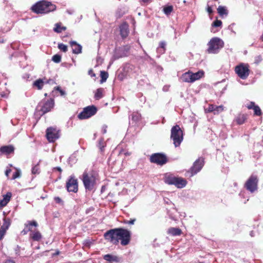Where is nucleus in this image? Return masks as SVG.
<instances>
[{
  "instance_id": "0eeeda50",
  "label": "nucleus",
  "mask_w": 263,
  "mask_h": 263,
  "mask_svg": "<svg viewBox=\"0 0 263 263\" xmlns=\"http://www.w3.org/2000/svg\"><path fill=\"white\" fill-rule=\"evenodd\" d=\"M204 164V159L199 158L194 163L192 167L185 173V176L191 177L199 172Z\"/></svg>"
},
{
  "instance_id": "f704fd0d",
  "label": "nucleus",
  "mask_w": 263,
  "mask_h": 263,
  "mask_svg": "<svg viewBox=\"0 0 263 263\" xmlns=\"http://www.w3.org/2000/svg\"><path fill=\"white\" fill-rule=\"evenodd\" d=\"M100 77H101V80L100 82L101 83H103L105 82L106 80L107 79L108 77V73L107 72L105 71H101L100 73Z\"/></svg>"
},
{
  "instance_id": "a211bd4d",
  "label": "nucleus",
  "mask_w": 263,
  "mask_h": 263,
  "mask_svg": "<svg viewBox=\"0 0 263 263\" xmlns=\"http://www.w3.org/2000/svg\"><path fill=\"white\" fill-rule=\"evenodd\" d=\"M12 197V193L7 192L6 194L3 195L2 199L0 200V210L6 206Z\"/></svg>"
},
{
  "instance_id": "4468645a",
  "label": "nucleus",
  "mask_w": 263,
  "mask_h": 263,
  "mask_svg": "<svg viewBox=\"0 0 263 263\" xmlns=\"http://www.w3.org/2000/svg\"><path fill=\"white\" fill-rule=\"evenodd\" d=\"M46 136L49 142H54L60 137V130L56 128L50 127L46 129Z\"/></svg>"
},
{
  "instance_id": "774afa93",
  "label": "nucleus",
  "mask_w": 263,
  "mask_h": 263,
  "mask_svg": "<svg viewBox=\"0 0 263 263\" xmlns=\"http://www.w3.org/2000/svg\"><path fill=\"white\" fill-rule=\"evenodd\" d=\"M250 235L251 236H252V237L254 236V231H251V232H250Z\"/></svg>"
},
{
  "instance_id": "9b49d317",
  "label": "nucleus",
  "mask_w": 263,
  "mask_h": 263,
  "mask_svg": "<svg viewBox=\"0 0 263 263\" xmlns=\"http://www.w3.org/2000/svg\"><path fill=\"white\" fill-rule=\"evenodd\" d=\"M150 161L158 165H163L167 162L166 156L163 153H157L153 154L150 157Z\"/></svg>"
},
{
  "instance_id": "58836bf2",
  "label": "nucleus",
  "mask_w": 263,
  "mask_h": 263,
  "mask_svg": "<svg viewBox=\"0 0 263 263\" xmlns=\"http://www.w3.org/2000/svg\"><path fill=\"white\" fill-rule=\"evenodd\" d=\"M58 47L60 50L64 52H66L67 51L68 48L67 45L63 43L58 44Z\"/></svg>"
},
{
  "instance_id": "20e7f679",
  "label": "nucleus",
  "mask_w": 263,
  "mask_h": 263,
  "mask_svg": "<svg viewBox=\"0 0 263 263\" xmlns=\"http://www.w3.org/2000/svg\"><path fill=\"white\" fill-rule=\"evenodd\" d=\"M224 42L218 37L212 38L208 43V48L206 52L211 54H217L224 47Z\"/></svg>"
},
{
  "instance_id": "49530a36",
  "label": "nucleus",
  "mask_w": 263,
  "mask_h": 263,
  "mask_svg": "<svg viewBox=\"0 0 263 263\" xmlns=\"http://www.w3.org/2000/svg\"><path fill=\"white\" fill-rule=\"evenodd\" d=\"M54 200L57 203L61 204L63 205L64 204L63 201L59 197H55Z\"/></svg>"
},
{
  "instance_id": "338daca9",
  "label": "nucleus",
  "mask_w": 263,
  "mask_h": 263,
  "mask_svg": "<svg viewBox=\"0 0 263 263\" xmlns=\"http://www.w3.org/2000/svg\"><path fill=\"white\" fill-rule=\"evenodd\" d=\"M142 1L144 3H149L152 2V0H142Z\"/></svg>"
},
{
  "instance_id": "6e6552de",
  "label": "nucleus",
  "mask_w": 263,
  "mask_h": 263,
  "mask_svg": "<svg viewBox=\"0 0 263 263\" xmlns=\"http://www.w3.org/2000/svg\"><path fill=\"white\" fill-rule=\"evenodd\" d=\"M258 179L256 175H252L245 184V189L251 193H254L258 189Z\"/></svg>"
},
{
  "instance_id": "f8f14e48",
  "label": "nucleus",
  "mask_w": 263,
  "mask_h": 263,
  "mask_svg": "<svg viewBox=\"0 0 263 263\" xmlns=\"http://www.w3.org/2000/svg\"><path fill=\"white\" fill-rule=\"evenodd\" d=\"M54 102L53 99L50 98L45 102H41L37 105V108L41 107L40 111L42 112V115L50 111L53 107Z\"/></svg>"
},
{
  "instance_id": "6ab92c4d",
  "label": "nucleus",
  "mask_w": 263,
  "mask_h": 263,
  "mask_svg": "<svg viewBox=\"0 0 263 263\" xmlns=\"http://www.w3.org/2000/svg\"><path fill=\"white\" fill-rule=\"evenodd\" d=\"M69 44L72 48L73 53L78 54L82 52V47L76 41H71L69 42Z\"/></svg>"
},
{
  "instance_id": "ddd939ff",
  "label": "nucleus",
  "mask_w": 263,
  "mask_h": 263,
  "mask_svg": "<svg viewBox=\"0 0 263 263\" xmlns=\"http://www.w3.org/2000/svg\"><path fill=\"white\" fill-rule=\"evenodd\" d=\"M66 187L67 190L69 192L77 193L78 191V180L75 178L74 176L71 175L68 179L66 184Z\"/></svg>"
},
{
  "instance_id": "72a5a7b5",
  "label": "nucleus",
  "mask_w": 263,
  "mask_h": 263,
  "mask_svg": "<svg viewBox=\"0 0 263 263\" xmlns=\"http://www.w3.org/2000/svg\"><path fill=\"white\" fill-rule=\"evenodd\" d=\"M103 89L102 88H99L97 89L96 93L95 94V98L96 100H100L103 97Z\"/></svg>"
},
{
  "instance_id": "13d9d810",
  "label": "nucleus",
  "mask_w": 263,
  "mask_h": 263,
  "mask_svg": "<svg viewBox=\"0 0 263 263\" xmlns=\"http://www.w3.org/2000/svg\"><path fill=\"white\" fill-rule=\"evenodd\" d=\"M207 12L209 13V14H211L213 13V11L211 6H208Z\"/></svg>"
},
{
  "instance_id": "e2e57ef3",
  "label": "nucleus",
  "mask_w": 263,
  "mask_h": 263,
  "mask_svg": "<svg viewBox=\"0 0 263 263\" xmlns=\"http://www.w3.org/2000/svg\"><path fill=\"white\" fill-rule=\"evenodd\" d=\"M53 170H57L59 171L60 173H61L62 172V168L59 166L55 167L53 168Z\"/></svg>"
},
{
  "instance_id": "37998d69",
  "label": "nucleus",
  "mask_w": 263,
  "mask_h": 263,
  "mask_svg": "<svg viewBox=\"0 0 263 263\" xmlns=\"http://www.w3.org/2000/svg\"><path fill=\"white\" fill-rule=\"evenodd\" d=\"M21 174V170H18V169H16V172H15L13 174L12 179H16L17 178L20 177Z\"/></svg>"
},
{
  "instance_id": "c9c22d12",
  "label": "nucleus",
  "mask_w": 263,
  "mask_h": 263,
  "mask_svg": "<svg viewBox=\"0 0 263 263\" xmlns=\"http://www.w3.org/2000/svg\"><path fill=\"white\" fill-rule=\"evenodd\" d=\"M173 10L172 6H166L163 8V12L166 15H169Z\"/></svg>"
},
{
  "instance_id": "5701e85b",
  "label": "nucleus",
  "mask_w": 263,
  "mask_h": 263,
  "mask_svg": "<svg viewBox=\"0 0 263 263\" xmlns=\"http://www.w3.org/2000/svg\"><path fill=\"white\" fill-rule=\"evenodd\" d=\"M120 34L122 38H126L128 35V29L127 24L122 25L120 27Z\"/></svg>"
},
{
  "instance_id": "1a4fd4ad",
  "label": "nucleus",
  "mask_w": 263,
  "mask_h": 263,
  "mask_svg": "<svg viewBox=\"0 0 263 263\" xmlns=\"http://www.w3.org/2000/svg\"><path fill=\"white\" fill-rule=\"evenodd\" d=\"M97 111V108L95 106H88L83 108V111L78 115V117L80 120L88 119L95 115Z\"/></svg>"
},
{
  "instance_id": "bb28decb",
  "label": "nucleus",
  "mask_w": 263,
  "mask_h": 263,
  "mask_svg": "<svg viewBox=\"0 0 263 263\" xmlns=\"http://www.w3.org/2000/svg\"><path fill=\"white\" fill-rule=\"evenodd\" d=\"M167 232L170 235L176 236H179L181 234V230L177 228H171L168 230Z\"/></svg>"
},
{
  "instance_id": "864d4df0",
  "label": "nucleus",
  "mask_w": 263,
  "mask_h": 263,
  "mask_svg": "<svg viewBox=\"0 0 263 263\" xmlns=\"http://www.w3.org/2000/svg\"><path fill=\"white\" fill-rule=\"evenodd\" d=\"M262 61V58L260 55H258L255 58V63L258 64Z\"/></svg>"
},
{
  "instance_id": "c03bdc74",
  "label": "nucleus",
  "mask_w": 263,
  "mask_h": 263,
  "mask_svg": "<svg viewBox=\"0 0 263 263\" xmlns=\"http://www.w3.org/2000/svg\"><path fill=\"white\" fill-rule=\"evenodd\" d=\"M32 173L33 174H39L40 173V171H39V167L38 166V164L37 165H34V166L32 167Z\"/></svg>"
},
{
  "instance_id": "0e129e2a",
  "label": "nucleus",
  "mask_w": 263,
  "mask_h": 263,
  "mask_svg": "<svg viewBox=\"0 0 263 263\" xmlns=\"http://www.w3.org/2000/svg\"><path fill=\"white\" fill-rule=\"evenodd\" d=\"M60 251H59V250H57V251H55V253H54L53 254H52V257H54V256H57V255H59V254H60Z\"/></svg>"
},
{
  "instance_id": "393cba45",
  "label": "nucleus",
  "mask_w": 263,
  "mask_h": 263,
  "mask_svg": "<svg viewBox=\"0 0 263 263\" xmlns=\"http://www.w3.org/2000/svg\"><path fill=\"white\" fill-rule=\"evenodd\" d=\"M217 10L218 13L221 17L227 16L228 15V10L225 6H219Z\"/></svg>"
},
{
  "instance_id": "b1692460",
  "label": "nucleus",
  "mask_w": 263,
  "mask_h": 263,
  "mask_svg": "<svg viewBox=\"0 0 263 263\" xmlns=\"http://www.w3.org/2000/svg\"><path fill=\"white\" fill-rule=\"evenodd\" d=\"M30 237L33 241H39L42 238L41 233L37 231L35 232H32L30 234Z\"/></svg>"
},
{
  "instance_id": "f3484780",
  "label": "nucleus",
  "mask_w": 263,
  "mask_h": 263,
  "mask_svg": "<svg viewBox=\"0 0 263 263\" xmlns=\"http://www.w3.org/2000/svg\"><path fill=\"white\" fill-rule=\"evenodd\" d=\"M51 81H53V80L51 79L48 80L46 78L39 79L33 82V85L40 90L43 88L44 84L50 83Z\"/></svg>"
},
{
  "instance_id": "473e14b6",
  "label": "nucleus",
  "mask_w": 263,
  "mask_h": 263,
  "mask_svg": "<svg viewBox=\"0 0 263 263\" xmlns=\"http://www.w3.org/2000/svg\"><path fill=\"white\" fill-rule=\"evenodd\" d=\"M97 146L99 147L101 153L104 152V147L106 146V144L103 138H101L99 139Z\"/></svg>"
},
{
  "instance_id": "4d7b16f0",
  "label": "nucleus",
  "mask_w": 263,
  "mask_h": 263,
  "mask_svg": "<svg viewBox=\"0 0 263 263\" xmlns=\"http://www.w3.org/2000/svg\"><path fill=\"white\" fill-rule=\"evenodd\" d=\"M107 126L106 125H103L102 126V132L103 134H105L107 132Z\"/></svg>"
},
{
  "instance_id": "680f3d73",
  "label": "nucleus",
  "mask_w": 263,
  "mask_h": 263,
  "mask_svg": "<svg viewBox=\"0 0 263 263\" xmlns=\"http://www.w3.org/2000/svg\"><path fill=\"white\" fill-rule=\"evenodd\" d=\"M4 263H15V262L12 259H7L6 260H5L4 262Z\"/></svg>"
},
{
  "instance_id": "cd10ccee",
  "label": "nucleus",
  "mask_w": 263,
  "mask_h": 263,
  "mask_svg": "<svg viewBox=\"0 0 263 263\" xmlns=\"http://www.w3.org/2000/svg\"><path fill=\"white\" fill-rule=\"evenodd\" d=\"M247 119V115L245 114H239L235 118V121L238 124H242Z\"/></svg>"
},
{
  "instance_id": "ea45409f",
  "label": "nucleus",
  "mask_w": 263,
  "mask_h": 263,
  "mask_svg": "<svg viewBox=\"0 0 263 263\" xmlns=\"http://www.w3.org/2000/svg\"><path fill=\"white\" fill-rule=\"evenodd\" d=\"M52 60L56 63H59L61 61V56L60 54H56L52 57Z\"/></svg>"
},
{
  "instance_id": "7ed1b4c3",
  "label": "nucleus",
  "mask_w": 263,
  "mask_h": 263,
  "mask_svg": "<svg viewBox=\"0 0 263 263\" xmlns=\"http://www.w3.org/2000/svg\"><path fill=\"white\" fill-rule=\"evenodd\" d=\"M164 181L167 184L174 185L179 189L184 187L187 184V181L185 179L176 177L173 174L169 173L165 174Z\"/></svg>"
},
{
  "instance_id": "79ce46f5",
  "label": "nucleus",
  "mask_w": 263,
  "mask_h": 263,
  "mask_svg": "<svg viewBox=\"0 0 263 263\" xmlns=\"http://www.w3.org/2000/svg\"><path fill=\"white\" fill-rule=\"evenodd\" d=\"M254 115L257 116H259L261 115L262 112L260 108L258 105H256L254 108Z\"/></svg>"
},
{
  "instance_id": "a18cd8bd",
  "label": "nucleus",
  "mask_w": 263,
  "mask_h": 263,
  "mask_svg": "<svg viewBox=\"0 0 263 263\" xmlns=\"http://www.w3.org/2000/svg\"><path fill=\"white\" fill-rule=\"evenodd\" d=\"M215 105L213 104L209 105L208 108L206 109L205 110H206L209 112H214V110L215 109Z\"/></svg>"
},
{
  "instance_id": "f03ea898",
  "label": "nucleus",
  "mask_w": 263,
  "mask_h": 263,
  "mask_svg": "<svg viewBox=\"0 0 263 263\" xmlns=\"http://www.w3.org/2000/svg\"><path fill=\"white\" fill-rule=\"evenodd\" d=\"M97 173L91 171L88 172L85 170L82 175V181L86 190L91 191L93 190L96 182Z\"/></svg>"
},
{
  "instance_id": "2f4dec72",
  "label": "nucleus",
  "mask_w": 263,
  "mask_h": 263,
  "mask_svg": "<svg viewBox=\"0 0 263 263\" xmlns=\"http://www.w3.org/2000/svg\"><path fill=\"white\" fill-rule=\"evenodd\" d=\"M77 161V154L76 153H73L69 157L68 159V163L70 165V166H72L74 164H75Z\"/></svg>"
},
{
  "instance_id": "2eb2a0df",
  "label": "nucleus",
  "mask_w": 263,
  "mask_h": 263,
  "mask_svg": "<svg viewBox=\"0 0 263 263\" xmlns=\"http://www.w3.org/2000/svg\"><path fill=\"white\" fill-rule=\"evenodd\" d=\"M130 232L123 228H120V234L119 235V240H121V244L122 246L127 245L130 240Z\"/></svg>"
},
{
  "instance_id": "09e8293b",
  "label": "nucleus",
  "mask_w": 263,
  "mask_h": 263,
  "mask_svg": "<svg viewBox=\"0 0 263 263\" xmlns=\"http://www.w3.org/2000/svg\"><path fill=\"white\" fill-rule=\"evenodd\" d=\"M55 90L59 91L61 94V96H64L66 94V92L65 91L62 90L60 86H57L55 88Z\"/></svg>"
},
{
  "instance_id": "4c0bfd02",
  "label": "nucleus",
  "mask_w": 263,
  "mask_h": 263,
  "mask_svg": "<svg viewBox=\"0 0 263 263\" xmlns=\"http://www.w3.org/2000/svg\"><path fill=\"white\" fill-rule=\"evenodd\" d=\"M28 226H34L36 227L38 226V224L37 222L35 220L32 221H27L26 223H25V227L26 228H28Z\"/></svg>"
},
{
  "instance_id": "052dcab7",
  "label": "nucleus",
  "mask_w": 263,
  "mask_h": 263,
  "mask_svg": "<svg viewBox=\"0 0 263 263\" xmlns=\"http://www.w3.org/2000/svg\"><path fill=\"white\" fill-rule=\"evenodd\" d=\"M11 172V170L10 168H7L5 171V175L8 177Z\"/></svg>"
},
{
  "instance_id": "39448f33",
  "label": "nucleus",
  "mask_w": 263,
  "mask_h": 263,
  "mask_svg": "<svg viewBox=\"0 0 263 263\" xmlns=\"http://www.w3.org/2000/svg\"><path fill=\"white\" fill-rule=\"evenodd\" d=\"M170 138L175 147L180 145L183 140V133L179 125L176 124L172 127Z\"/></svg>"
},
{
  "instance_id": "7c9ffc66",
  "label": "nucleus",
  "mask_w": 263,
  "mask_h": 263,
  "mask_svg": "<svg viewBox=\"0 0 263 263\" xmlns=\"http://www.w3.org/2000/svg\"><path fill=\"white\" fill-rule=\"evenodd\" d=\"M54 26L55 27L53 28V31L58 33H61L66 29V27L61 26V23H56Z\"/></svg>"
},
{
  "instance_id": "c85d7f7f",
  "label": "nucleus",
  "mask_w": 263,
  "mask_h": 263,
  "mask_svg": "<svg viewBox=\"0 0 263 263\" xmlns=\"http://www.w3.org/2000/svg\"><path fill=\"white\" fill-rule=\"evenodd\" d=\"M129 119L131 118L134 122H137L141 120V115L138 112H134L131 116L129 117Z\"/></svg>"
},
{
  "instance_id": "a878e982",
  "label": "nucleus",
  "mask_w": 263,
  "mask_h": 263,
  "mask_svg": "<svg viewBox=\"0 0 263 263\" xmlns=\"http://www.w3.org/2000/svg\"><path fill=\"white\" fill-rule=\"evenodd\" d=\"M204 72L202 70H199L197 72L193 73L191 72L192 78L193 80V82H195L196 80L200 79L203 76Z\"/></svg>"
},
{
  "instance_id": "4be33fe9",
  "label": "nucleus",
  "mask_w": 263,
  "mask_h": 263,
  "mask_svg": "<svg viewBox=\"0 0 263 263\" xmlns=\"http://www.w3.org/2000/svg\"><path fill=\"white\" fill-rule=\"evenodd\" d=\"M181 81L183 82L193 83V80L191 76V71H189L183 73L180 78Z\"/></svg>"
},
{
  "instance_id": "de8ad7c7",
  "label": "nucleus",
  "mask_w": 263,
  "mask_h": 263,
  "mask_svg": "<svg viewBox=\"0 0 263 263\" xmlns=\"http://www.w3.org/2000/svg\"><path fill=\"white\" fill-rule=\"evenodd\" d=\"M6 233V230L3 228H0V240H1Z\"/></svg>"
},
{
  "instance_id": "8fccbe9b",
  "label": "nucleus",
  "mask_w": 263,
  "mask_h": 263,
  "mask_svg": "<svg viewBox=\"0 0 263 263\" xmlns=\"http://www.w3.org/2000/svg\"><path fill=\"white\" fill-rule=\"evenodd\" d=\"M256 106L253 102H251L248 105L247 107L249 109H253V108Z\"/></svg>"
},
{
  "instance_id": "423d86ee",
  "label": "nucleus",
  "mask_w": 263,
  "mask_h": 263,
  "mask_svg": "<svg viewBox=\"0 0 263 263\" xmlns=\"http://www.w3.org/2000/svg\"><path fill=\"white\" fill-rule=\"evenodd\" d=\"M120 228L110 229L104 234V238L114 245H117L119 242Z\"/></svg>"
},
{
  "instance_id": "9d476101",
  "label": "nucleus",
  "mask_w": 263,
  "mask_h": 263,
  "mask_svg": "<svg viewBox=\"0 0 263 263\" xmlns=\"http://www.w3.org/2000/svg\"><path fill=\"white\" fill-rule=\"evenodd\" d=\"M248 64L241 63L235 67V71L238 76L242 80L246 79L249 75L250 70Z\"/></svg>"
},
{
  "instance_id": "a19ab883",
  "label": "nucleus",
  "mask_w": 263,
  "mask_h": 263,
  "mask_svg": "<svg viewBox=\"0 0 263 263\" xmlns=\"http://www.w3.org/2000/svg\"><path fill=\"white\" fill-rule=\"evenodd\" d=\"M221 26L222 21L217 19L214 21L212 24V26L214 27H221Z\"/></svg>"
},
{
  "instance_id": "69168bd1",
  "label": "nucleus",
  "mask_w": 263,
  "mask_h": 263,
  "mask_svg": "<svg viewBox=\"0 0 263 263\" xmlns=\"http://www.w3.org/2000/svg\"><path fill=\"white\" fill-rule=\"evenodd\" d=\"M136 220L135 219H130L129 221H128V223L130 224H134Z\"/></svg>"
},
{
  "instance_id": "603ef678",
  "label": "nucleus",
  "mask_w": 263,
  "mask_h": 263,
  "mask_svg": "<svg viewBox=\"0 0 263 263\" xmlns=\"http://www.w3.org/2000/svg\"><path fill=\"white\" fill-rule=\"evenodd\" d=\"M20 249H21V247L18 245L14 249V251H15V254L17 256H18L20 254Z\"/></svg>"
},
{
  "instance_id": "dca6fc26",
  "label": "nucleus",
  "mask_w": 263,
  "mask_h": 263,
  "mask_svg": "<svg viewBox=\"0 0 263 263\" xmlns=\"http://www.w3.org/2000/svg\"><path fill=\"white\" fill-rule=\"evenodd\" d=\"M129 46L128 45L116 49L112 58L114 60H116L119 58L126 57L129 52Z\"/></svg>"
},
{
  "instance_id": "6e6d98bb",
  "label": "nucleus",
  "mask_w": 263,
  "mask_h": 263,
  "mask_svg": "<svg viewBox=\"0 0 263 263\" xmlns=\"http://www.w3.org/2000/svg\"><path fill=\"white\" fill-rule=\"evenodd\" d=\"M29 231H31V229H27L26 228L23 230L22 231H21V234L22 235H26L27 234V233L29 232Z\"/></svg>"
},
{
  "instance_id": "c756f323",
  "label": "nucleus",
  "mask_w": 263,
  "mask_h": 263,
  "mask_svg": "<svg viewBox=\"0 0 263 263\" xmlns=\"http://www.w3.org/2000/svg\"><path fill=\"white\" fill-rule=\"evenodd\" d=\"M11 224V220L9 218L4 217L3 218V224L0 228H3L5 230H7Z\"/></svg>"
},
{
  "instance_id": "3c124183",
  "label": "nucleus",
  "mask_w": 263,
  "mask_h": 263,
  "mask_svg": "<svg viewBox=\"0 0 263 263\" xmlns=\"http://www.w3.org/2000/svg\"><path fill=\"white\" fill-rule=\"evenodd\" d=\"M165 47L166 43L164 41H161L159 43V47L165 50Z\"/></svg>"
},
{
  "instance_id": "f257e3e1",
  "label": "nucleus",
  "mask_w": 263,
  "mask_h": 263,
  "mask_svg": "<svg viewBox=\"0 0 263 263\" xmlns=\"http://www.w3.org/2000/svg\"><path fill=\"white\" fill-rule=\"evenodd\" d=\"M56 6L50 2L42 0L31 7V10L36 14H47L56 10Z\"/></svg>"
},
{
  "instance_id": "aec40b11",
  "label": "nucleus",
  "mask_w": 263,
  "mask_h": 263,
  "mask_svg": "<svg viewBox=\"0 0 263 263\" xmlns=\"http://www.w3.org/2000/svg\"><path fill=\"white\" fill-rule=\"evenodd\" d=\"M103 259L109 262H119L121 260V257L110 254L104 255L103 256Z\"/></svg>"
},
{
  "instance_id": "5fc2aeb1",
  "label": "nucleus",
  "mask_w": 263,
  "mask_h": 263,
  "mask_svg": "<svg viewBox=\"0 0 263 263\" xmlns=\"http://www.w3.org/2000/svg\"><path fill=\"white\" fill-rule=\"evenodd\" d=\"M165 50L161 49V48H160L159 47L157 49V53L159 54H163L165 52Z\"/></svg>"
},
{
  "instance_id": "bf43d9fd",
  "label": "nucleus",
  "mask_w": 263,
  "mask_h": 263,
  "mask_svg": "<svg viewBox=\"0 0 263 263\" xmlns=\"http://www.w3.org/2000/svg\"><path fill=\"white\" fill-rule=\"evenodd\" d=\"M88 74L91 77H94L96 76V74L95 73H93V70L92 69H90L88 71Z\"/></svg>"
},
{
  "instance_id": "412c9836",
  "label": "nucleus",
  "mask_w": 263,
  "mask_h": 263,
  "mask_svg": "<svg viewBox=\"0 0 263 263\" xmlns=\"http://www.w3.org/2000/svg\"><path fill=\"white\" fill-rule=\"evenodd\" d=\"M14 147L11 145L3 146L0 148V152L4 154L9 155L13 153Z\"/></svg>"
},
{
  "instance_id": "e433bc0d",
  "label": "nucleus",
  "mask_w": 263,
  "mask_h": 263,
  "mask_svg": "<svg viewBox=\"0 0 263 263\" xmlns=\"http://www.w3.org/2000/svg\"><path fill=\"white\" fill-rule=\"evenodd\" d=\"M223 110V105H219L217 106L215 105V109L214 110V114L216 115L218 114L220 112H222Z\"/></svg>"
}]
</instances>
